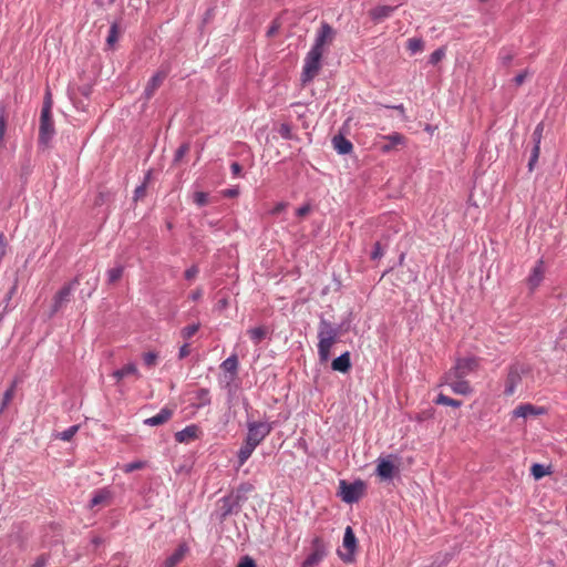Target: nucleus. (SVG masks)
I'll list each match as a JSON object with an SVG mask.
<instances>
[{
  "mask_svg": "<svg viewBox=\"0 0 567 567\" xmlns=\"http://www.w3.org/2000/svg\"><path fill=\"white\" fill-rule=\"evenodd\" d=\"M338 331L332 324L322 320L318 331V355L321 362H327L330 359V351L337 342Z\"/></svg>",
  "mask_w": 567,
  "mask_h": 567,
  "instance_id": "nucleus-1",
  "label": "nucleus"
},
{
  "mask_svg": "<svg viewBox=\"0 0 567 567\" xmlns=\"http://www.w3.org/2000/svg\"><path fill=\"white\" fill-rule=\"evenodd\" d=\"M323 53L311 49L303 61V68L301 73L302 84L311 82L319 73L321 69V59Z\"/></svg>",
  "mask_w": 567,
  "mask_h": 567,
  "instance_id": "nucleus-2",
  "label": "nucleus"
},
{
  "mask_svg": "<svg viewBox=\"0 0 567 567\" xmlns=\"http://www.w3.org/2000/svg\"><path fill=\"white\" fill-rule=\"evenodd\" d=\"M528 367L523 363H514L509 367L505 379L504 395L512 396L522 383L523 377L528 372Z\"/></svg>",
  "mask_w": 567,
  "mask_h": 567,
  "instance_id": "nucleus-3",
  "label": "nucleus"
},
{
  "mask_svg": "<svg viewBox=\"0 0 567 567\" xmlns=\"http://www.w3.org/2000/svg\"><path fill=\"white\" fill-rule=\"evenodd\" d=\"M54 133H55L54 123H53L52 115H51V102L48 101L44 103V105L41 110L40 127H39L40 143L47 145L53 137Z\"/></svg>",
  "mask_w": 567,
  "mask_h": 567,
  "instance_id": "nucleus-4",
  "label": "nucleus"
},
{
  "mask_svg": "<svg viewBox=\"0 0 567 567\" xmlns=\"http://www.w3.org/2000/svg\"><path fill=\"white\" fill-rule=\"evenodd\" d=\"M339 487L342 501L348 504L358 502L363 496L365 489V485L362 481H357L354 483L340 481Z\"/></svg>",
  "mask_w": 567,
  "mask_h": 567,
  "instance_id": "nucleus-5",
  "label": "nucleus"
},
{
  "mask_svg": "<svg viewBox=\"0 0 567 567\" xmlns=\"http://www.w3.org/2000/svg\"><path fill=\"white\" fill-rule=\"evenodd\" d=\"M328 547L321 537H315L311 542L310 553L301 564V567H313L320 564L327 556Z\"/></svg>",
  "mask_w": 567,
  "mask_h": 567,
  "instance_id": "nucleus-6",
  "label": "nucleus"
},
{
  "mask_svg": "<svg viewBox=\"0 0 567 567\" xmlns=\"http://www.w3.org/2000/svg\"><path fill=\"white\" fill-rule=\"evenodd\" d=\"M247 436L246 440L258 446L272 431L270 423L266 422H249L247 424Z\"/></svg>",
  "mask_w": 567,
  "mask_h": 567,
  "instance_id": "nucleus-7",
  "label": "nucleus"
},
{
  "mask_svg": "<svg viewBox=\"0 0 567 567\" xmlns=\"http://www.w3.org/2000/svg\"><path fill=\"white\" fill-rule=\"evenodd\" d=\"M478 367L480 361L477 358H461L456 360L455 364L447 371V373L465 379L470 373L476 371Z\"/></svg>",
  "mask_w": 567,
  "mask_h": 567,
  "instance_id": "nucleus-8",
  "label": "nucleus"
},
{
  "mask_svg": "<svg viewBox=\"0 0 567 567\" xmlns=\"http://www.w3.org/2000/svg\"><path fill=\"white\" fill-rule=\"evenodd\" d=\"M443 384L449 385L455 394L468 395L473 392V389L467 380L457 375L454 377L447 372H445L442 377L440 385Z\"/></svg>",
  "mask_w": 567,
  "mask_h": 567,
  "instance_id": "nucleus-9",
  "label": "nucleus"
},
{
  "mask_svg": "<svg viewBox=\"0 0 567 567\" xmlns=\"http://www.w3.org/2000/svg\"><path fill=\"white\" fill-rule=\"evenodd\" d=\"M79 285L78 278L65 284L53 297L52 315L61 310L68 302L76 286Z\"/></svg>",
  "mask_w": 567,
  "mask_h": 567,
  "instance_id": "nucleus-10",
  "label": "nucleus"
},
{
  "mask_svg": "<svg viewBox=\"0 0 567 567\" xmlns=\"http://www.w3.org/2000/svg\"><path fill=\"white\" fill-rule=\"evenodd\" d=\"M336 37V30L327 22H322L317 32L315 43L311 49L324 52V45L332 43Z\"/></svg>",
  "mask_w": 567,
  "mask_h": 567,
  "instance_id": "nucleus-11",
  "label": "nucleus"
},
{
  "mask_svg": "<svg viewBox=\"0 0 567 567\" xmlns=\"http://www.w3.org/2000/svg\"><path fill=\"white\" fill-rule=\"evenodd\" d=\"M393 456L390 455L388 457H380L378 460L377 465V474L381 480H391L395 472H398V466L392 462Z\"/></svg>",
  "mask_w": 567,
  "mask_h": 567,
  "instance_id": "nucleus-12",
  "label": "nucleus"
},
{
  "mask_svg": "<svg viewBox=\"0 0 567 567\" xmlns=\"http://www.w3.org/2000/svg\"><path fill=\"white\" fill-rule=\"evenodd\" d=\"M168 75V69L167 68H161L147 82L145 86V97L150 100L156 90L163 84L164 80Z\"/></svg>",
  "mask_w": 567,
  "mask_h": 567,
  "instance_id": "nucleus-13",
  "label": "nucleus"
},
{
  "mask_svg": "<svg viewBox=\"0 0 567 567\" xmlns=\"http://www.w3.org/2000/svg\"><path fill=\"white\" fill-rule=\"evenodd\" d=\"M545 276V267L544 261L539 259L534 268L532 269L530 275L527 278V285L530 291H535L539 285L542 284Z\"/></svg>",
  "mask_w": 567,
  "mask_h": 567,
  "instance_id": "nucleus-14",
  "label": "nucleus"
},
{
  "mask_svg": "<svg viewBox=\"0 0 567 567\" xmlns=\"http://www.w3.org/2000/svg\"><path fill=\"white\" fill-rule=\"evenodd\" d=\"M199 434H200L199 427L195 424H192V425H187L182 431L176 432L175 440L178 443L188 444V443L195 441L196 439H198Z\"/></svg>",
  "mask_w": 567,
  "mask_h": 567,
  "instance_id": "nucleus-15",
  "label": "nucleus"
},
{
  "mask_svg": "<svg viewBox=\"0 0 567 567\" xmlns=\"http://www.w3.org/2000/svg\"><path fill=\"white\" fill-rule=\"evenodd\" d=\"M357 545V538L355 535L350 526L346 528L344 536H343V547L348 550V556H344L343 554L339 553L340 557L344 561H351V555L353 554Z\"/></svg>",
  "mask_w": 567,
  "mask_h": 567,
  "instance_id": "nucleus-16",
  "label": "nucleus"
},
{
  "mask_svg": "<svg viewBox=\"0 0 567 567\" xmlns=\"http://www.w3.org/2000/svg\"><path fill=\"white\" fill-rule=\"evenodd\" d=\"M380 138L386 141L385 144L380 146V151L382 153H390L395 146L404 144L405 142V137L396 132L389 135H382Z\"/></svg>",
  "mask_w": 567,
  "mask_h": 567,
  "instance_id": "nucleus-17",
  "label": "nucleus"
},
{
  "mask_svg": "<svg viewBox=\"0 0 567 567\" xmlns=\"http://www.w3.org/2000/svg\"><path fill=\"white\" fill-rule=\"evenodd\" d=\"M543 412H544L543 408H537L530 403H525V404H520V405L516 406L513 410V416L526 419L532 415L543 414Z\"/></svg>",
  "mask_w": 567,
  "mask_h": 567,
  "instance_id": "nucleus-18",
  "label": "nucleus"
},
{
  "mask_svg": "<svg viewBox=\"0 0 567 567\" xmlns=\"http://www.w3.org/2000/svg\"><path fill=\"white\" fill-rule=\"evenodd\" d=\"M187 553L188 546L185 543L179 544L175 551L166 558L165 567H175L184 559Z\"/></svg>",
  "mask_w": 567,
  "mask_h": 567,
  "instance_id": "nucleus-19",
  "label": "nucleus"
},
{
  "mask_svg": "<svg viewBox=\"0 0 567 567\" xmlns=\"http://www.w3.org/2000/svg\"><path fill=\"white\" fill-rule=\"evenodd\" d=\"M173 415V409L163 408L156 415L145 420V424L157 426L166 423Z\"/></svg>",
  "mask_w": 567,
  "mask_h": 567,
  "instance_id": "nucleus-20",
  "label": "nucleus"
},
{
  "mask_svg": "<svg viewBox=\"0 0 567 567\" xmlns=\"http://www.w3.org/2000/svg\"><path fill=\"white\" fill-rule=\"evenodd\" d=\"M112 375L117 382L130 375H134L136 379L141 378L138 369L134 363L125 364L123 368L115 370Z\"/></svg>",
  "mask_w": 567,
  "mask_h": 567,
  "instance_id": "nucleus-21",
  "label": "nucleus"
},
{
  "mask_svg": "<svg viewBox=\"0 0 567 567\" xmlns=\"http://www.w3.org/2000/svg\"><path fill=\"white\" fill-rule=\"evenodd\" d=\"M331 368L334 371L347 373L351 368L350 353L347 351L336 358L331 363Z\"/></svg>",
  "mask_w": 567,
  "mask_h": 567,
  "instance_id": "nucleus-22",
  "label": "nucleus"
},
{
  "mask_svg": "<svg viewBox=\"0 0 567 567\" xmlns=\"http://www.w3.org/2000/svg\"><path fill=\"white\" fill-rule=\"evenodd\" d=\"M332 144L334 150L342 155L351 153L353 148L352 143L342 135L334 136L332 140Z\"/></svg>",
  "mask_w": 567,
  "mask_h": 567,
  "instance_id": "nucleus-23",
  "label": "nucleus"
},
{
  "mask_svg": "<svg viewBox=\"0 0 567 567\" xmlns=\"http://www.w3.org/2000/svg\"><path fill=\"white\" fill-rule=\"evenodd\" d=\"M394 10H395L394 7L379 6L372 10H370L369 16L372 18V20L380 22V21L389 18L393 13Z\"/></svg>",
  "mask_w": 567,
  "mask_h": 567,
  "instance_id": "nucleus-24",
  "label": "nucleus"
},
{
  "mask_svg": "<svg viewBox=\"0 0 567 567\" xmlns=\"http://www.w3.org/2000/svg\"><path fill=\"white\" fill-rule=\"evenodd\" d=\"M257 446L245 440L243 446L238 451V463L239 466H243L247 460L251 456L252 452Z\"/></svg>",
  "mask_w": 567,
  "mask_h": 567,
  "instance_id": "nucleus-25",
  "label": "nucleus"
},
{
  "mask_svg": "<svg viewBox=\"0 0 567 567\" xmlns=\"http://www.w3.org/2000/svg\"><path fill=\"white\" fill-rule=\"evenodd\" d=\"M538 130H539V126L534 132V137H535L536 143H535V145L533 147L532 156H530V159H529V163H528L529 171H533L534 165L538 161L539 153H540V134L538 133Z\"/></svg>",
  "mask_w": 567,
  "mask_h": 567,
  "instance_id": "nucleus-26",
  "label": "nucleus"
},
{
  "mask_svg": "<svg viewBox=\"0 0 567 567\" xmlns=\"http://www.w3.org/2000/svg\"><path fill=\"white\" fill-rule=\"evenodd\" d=\"M248 334L251 339V341L255 343V344H258L260 343L265 338L266 336L268 334V329L266 327H256V328H252V329H249L248 330Z\"/></svg>",
  "mask_w": 567,
  "mask_h": 567,
  "instance_id": "nucleus-27",
  "label": "nucleus"
},
{
  "mask_svg": "<svg viewBox=\"0 0 567 567\" xmlns=\"http://www.w3.org/2000/svg\"><path fill=\"white\" fill-rule=\"evenodd\" d=\"M111 497V493L106 489H101L96 492L91 499V507H95L99 505H106L109 503V499Z\"/></svg>",
  "mask_w": 567,
  "mask_h": 567,
  "instance_id": "nucleus-28",
  "label": "nucleus"
},
{
  "mask_svg": "<svg viewBox=\"0 0 567 567\" xmlns=\"http://www.w3.org/2000/svg\"><path fill=\"white\" fill-rule=\"evenodd\" d=\"M120 33H121L120 24L117 22H113L111 24L109 35L106 38V43L110 48H113L114 44L117 42Z\"/></svg>",
  "mask_w": 567,
  "mask_h": 567,
  "instance_id": "nucleus-29",
  "label": "nucleus"
},
{
  "mask_svg": "<svg viewBox=\"0 0 567 567\" xmlns=\"http://www.w3.org/2000/svg\"><path fill=\"white\" fill-rule=\"evenodd\" d=\"M7 110L4 105L0 106V147L4 145V135L7 130Z\"/></svg>",
  "mask_w": 567,
  "mask_h": 567,
  "instance_id": "nucleus-30",
  "label": "nucleus"
},
{
  "mask_svg": "<svg viewBox=\"0 0 567 567\" xmlns=\"http://www.w3.org/2000/svg\"><path fill=\"white\" fill-rule=\"evenodd\" d=\"M406 49L411 52V54L423 51L424 42L419 38H411L406 41Z\"/></svg>",
  "mask_w": 567,
  "mask_h": 567,
  "instance_id": "nucleus-31",
  "label": "nucleus"
},
{
  "mask_svg": "<svg viewBox=\"0 0 567 567\" xmlns=\"http://www.w3.org/2000/svg\"><path fill=\"white\" fill-rule=\"evenodd\" d=\"M436 404L441 405H447L452 408H460L462 405V402L455 399H452L443 393H440L435 400Z\"/></svg>",
  "mask_w": 567,
  "mask_h": 567,
  "instance_id": "nucleus-32",
  "label": "nucleus"
},
{
  "mask_svg": "<svg viewBox=\"0 0 567 567\" xmlns=\"http://www.w3.org/2000/svg\"><path fill=\"white\" fill-rule=\"evenodd\" d=\"M237 367H238V360H237V357L236 355H231L229 358H227L223 363H221V368L227 371V372H236L237 370Z\"/></svg>",
  "mask_w": 567,
  "mask_h": 567,
  "instance_id": "nucleus-33",
  "label": "nucleus"
},
{
  "mask_svg": "<svg viewBox=\"0 0 567 567\" xmlns=\"http://www.w3.org/2000/svg\"><path fill=\"white\" fill-rule=\"evenodd\" d=\"M196 399L198 401V403H197L198 406L208 405L210 403L209 391L207 389L198 390L196 393Z\"/></svg>",
  "mask_w": 567,
  "mask_h": 567,
  "instance_id": "nucleus-34",
  "label": "nucleus"
},
{
  "mask_svg": "<svg viewBox=\"0 0 567 567\" xmlns=\"http://www.w3.org/2000/svg\"><path fill=\"white\" fill-rule=\"evenodd\" d=\"M146 466V462L144 461H135L132 463H127L122 466V471L126 474L132 473L134 471L143 470Z\"/></svg>",
  "mask_w": 567,
  "mask_h": 567,
  "instance_id": "nucleus-35",
  "label": "nucleus"
},
{
  "mask_svg": "<svg viewBox=\"0 0 567 567\" xmlns=\"http://www.w3.org/2000/svg\"><path fill=\"white\" fill-rule=\"evenodd\" d=\"M124 268L122 266L114 267L107 271L109 282L115 284L123 275Z\"/></svg>",
  "mask_w": 567,
  "mask_h": 567,
  "instance_id": "nucleus-36",
  "label": "nucleus"
},
{
  "mask_svg": "<svg viewBox=\"0 0 567 567\" xmlns=\"http://www.w3.org/2000/svg\"><path fill=\"white\" fill-rule=\"evenodd\" d=\"M199 323H194L186 326L182 329L181 336L183 339L188 340L190 339L198 330H199Z\"/></svg>",
  "mask_w": 567,
  "mask_h": 567,
  "instance_id": "nucleus-37",
  "label": "nucleus"
},
{
  "mask_svg": "<svg viewBox=\"0 0 567 567\" xmlns=\"http://www.w3.org/2000/svg\"><path fill=\"white\" fill-rule=\"evenodd\" d=\"M530 473L535 480H539V478L544 477L546 474H548V472L546 471L544 465L538 464V463H535L532 465Z\"/></svg>",
  "mask_w": 567,
  "mask_h": 567,
  "instance_id": "nucleus-38",
  "label": "nucleus"
},
{
  "mask_svg": "<svg viewBox=\"0 0 567 567\" xmlns=\"http://www.w3.org/2000/svg\"><path fill=\"white\" fill-rule=\"evenodd\" d=\"M189 152V144L183 143L175 152L174 162L177 163Z\"/></svg>",
  "mask_w": 567,
  "mask_h": 567,
  "instance_id": "nucleus-39",
  "label": "nucleus"
},
{
  "mask_svg": "<svg viewBox=\"0 0 567 567\" xmlns=\"http://www.w3.org/2000/svg\"><path fill=\"white\" fill-rule=\"evenodd\" d=\"M79 430V426L78 425H73V426H70L69 429H66L65 431L61 432L59 434V437L62 440V441H70L74 435L75 433L78 432Z\"/></svg>",
  "mask_w": 567,
  "mask_h": 567,
  "instance_id": "nucleus-40",
  "label": "nucleus"
},
{
  "mask_svg": "<svg viewBox=\"0 0 567 567\" xmlns=\"http://www.w3.org/2000/svg\"><path fill=\"white\" fill-rule=\"evenodd\" d=\"M144 364L147 367H154L157 363V353L155 352H146L143 354Z\"/></svg>",
  "mask_w": 567,
  "mask_h": 567,
  "instance_id": "nucleus-41",
  "label": "nucleus"
},
{
  "mask_svg": "<svg viewBox=\"0 0 567 567\" xmlns=\"http://www.w3.org/2000/svg\"><path fill=\"white\" fill-rule=\"evenodd\" d=\"M444 56H445V49L439 48L431 54L430 62L432 64H437Z\"/></svg>",
  "mask_w": 567,
  "mask_h": 567,
  "instance_id": "nucleus-42",
  "label": "nucleus"
},
{
  "mask_svg": "<svg viewBox=\"0 0 567 567\" xmlns=\"http://www.w3.org/2000/svg\"><path fill=\"white\" fill-rule=\"evenodd\" d=\"M194 202L198 206H205L208 203V194L204 192H196L194 194Z\"/></svg>",
  "mask_w": 567,
  "mask_h": 567,
  "instance_id": "nucleus-43",
  "label": "nucleus"
},
{
  "mask_svg": "<svg viewBox=\"0 0 567 567\" xmlns=\"http://www.w3.org/2000/svg\"><path fill=\"white\" fill-rule=\"evenodd\" d=\"M529 75L528 71L525 70L523 72H520L519 74H517L515 78H514V83L516 84V86H520L525 80L527 79V76Z\"/></svg>",
  "mask_w": 567,
  "mask_h": 567,
  "instance_id": "nucleus-44",
  "label": "nucleus"
},
{
  "mask_svg": "<svg viewBox=\"0 0 567 567\" xmlns=\"http://www.w3.org/2000/svg\"><path fill=\"white\" fill-rule=\"evenodd\" d=\"M279 134L284 137V138H290L291 137V130H290V126L288 124H281L280 128H279Z\"/></svg>",
  "mask_w": 567,
  "mask_h": 567,
  "instance_id": "nucleus-45",
  "label": "nucleus"
},
{
  "mask_svg": "<svg viewBox=\"0 0 567 567\" xmlns=\"http://www.w3.org/2000/svg\"><path fill=\"white\" fill-rule=\"evenodd\" d=\"M199 270L197 268V266H192L190 268H188L186 271H185V278L190 280V279H194L197 275H198Z\"/></svg>",
  "mask_w": 567,
  "mask_h": 567,
  "instance_id": "nucleus-46",
  "label": "nucleus"
},
{
  "mask_svg": "<svg viewBox=\"0 0 567 567\" xmlns=\"http://www.w3.org/2000/svg\"><path fill=\"white\" fill-rule=\"evenodd\" d=\"M237 567H256V564L250 557L246 556L239 561Z\"/></svg>",
  "mask_w": 567,
  "mask_h": 567,
  "instance_id": "nucleus-47",
  "label": "nucleus"
},
{
  "mask_svg": "<svg viewBox=\"0 0 567 567\" xmlns=\"http://www.w3.org/2000/svg\"><path fill=\"white\" fill-rule=\"evenodd\" d=\"M190 353V347L188 343H185L179 349V352H178V358L179 359H184L186 358L187 355H189Z\"/></svg>",
  "mask_w": 567,
  "mask_h": 567,
  "instance_id": "nucleus-48",
  "label": "nucleus"
},
{
  "mask_svg": "<svg viewBox=\"0 0 567 567\" xmlns=\"http://www.w3.org/2000/svg\"><path fill=\"white\" fill-rule=\"evenodd\" d=\"M382 255H383V251H382V248H381L380 243H375V245H374V249H373V251H372V254H371V258H372V259H378V258H380Z\"/></svg>",
  "mask_w": 567,
  "mask_h": 567,
  "instance_id": "nucleus-49",
  "label": "nucleus"
},
{
  "mask_svg": "<svg viewBox=\"0 0 567 567\" xmlns=\"http://www.w3.org/2000/svg\"><path fill=\"white\" fill-rule=\"evenodd\" d=\"M310 210H311V207L309 204H307L297 209V215L299 217H305L306 215H308L310 213Z\"/></svg>",
  "mask_w": 567,
  "mask_h": 567,
  "instance_id": "nucleus-50",
  "label": "nucleus"
},
{
  "mask_svg": "<svg viewBox=\"0 0 567 567\" xmlns=\"http://www.w3.org/2000/svg\"><path fill=\"white\" fill-rule=\"evenodd\" d=\"M47 561H48L47 557H45L44 555H41V556H39V557L35 559V561H34V564L32 565V567H45Z\"/></svg>",
  "mask_w": 567,
  "mask_h": 567,
  "instance_id": "nucleus-51",
  "label": "nucleus"
},
{
  "mask_svg": "<svg viewBox=\"0 0 567 567\" xmlns=\"http://www.w3.org/2000/svg\"><path fill=\"white\" fill-rule=\"evenodd\" d=\"M230 169H231V173L234 176H239L241 174V166L239 163L237 162H234L231 165H230Z\"/></svg>",
  "mask_w": 567,
  "mask_h": 567,
  "instance_id": "nucleus-52",
  "label": "nucleus"
},
{
  "mask_svg": "<svg viewBox=\"0 0 567 567\" xmlns=\"http://www.w3.org/2000/svg\"><path fill=\"white\" fill-rule=\"evenodd\" d=\"M239 194L238 189L237 188H231V189H225L223 192V195L225 197H236L237 195Z\"/></svg>",
  "mask_w": 567,
  "mask_h": 567,
  "instance_id": "nucleus-53",
  "label": "nucleus"
},
{
  "mask_svg": "<svg viewBox=\"0 0 567 567\" xmlns=\"http://www.w3.org/2000/svg\"><path fill=\"white\" fill-rule=\"evenodd\" d=\"M286 207H287V204H286V203H279V204H277V205L274 207V209H272V212H271V213H272L274 215H277V214L281 213L284 209H286Z\"/></svg>",
  "mask_w": 567,
  "mask_h": 567,
  "instance_id": "nucleus-54",
  "label": "nucleus"
},
{
  "mask_svg": "<svg viewBox=\"0 0 567 567\" xmlns=\"http://www.w3.org/2000/svg\"><path fill=\"white\" fill-rule=\"evenodd\" d=\"M145 194V185H141L135 189V199L144 196Z\"/></svg>",
  "mask_w": 567,
  "mask_h": 567,
  "instance_id": "nucleus-55",
  "label": "nucleus"
},
{
  "mask_svg": "<svg viewBox=\"0 0 567 567\" xmlns=\"http://www.w3.org/2000/svg\"><path fill=\"white\" fill-rule=\"evenodd\" d=\"M190 297H192L193 300L199 299L202 297V290L197 289V290L193 291Z\"/></svg>",
  "mask_w": 567,
  "mask_h": 567,
  "instance_id": "nucleus-56",
  "label": "nucleus"
},
{
  "mask_svg": "<svg viewBox=\"0 0 567 567\" xmlns=\"http://www.w3.org/2000/svg\"><path fill=\"white\" fill-rule=\"evenodd\" d=\"M504 60V63H509V61L512 60V56L511 55H506L503 58Z\"/></svg>",
  "mask_w": 567,
  "mask_h": 567,
  "instance_id": "nucleus-57",
  "label": "nucleus"
},
{
  "mask_svg": "<svg viewBox=\"0 0 567 567\" xmlns=\"http://www.w3.org/2000/svg\"><path fill=\"white\" fill-rule=\"evenodd\" d=\"M394 109H396L398 111H403V105L394 106Z\"/></svg>",
  "mask_w": 567,
  "mask_h": 567,
  "instance_id": "nucleus-58",
  "label": "nucleus"
},
{
  "mask_svg": "<svg viewBox=\"0 0 567 567\" xmlns=\"http://www.w3.org/2000/svg\"><path fill=\"white\" fill-rule=\"evenodd\" d=\"M111 2H114L115 0H110Z\"/></svg>",
  "mask_w": 567,
  "mask_h": 567,
  "instance_id": "nucleus-59",
  "label": "nucleus"
}]
</instances>
